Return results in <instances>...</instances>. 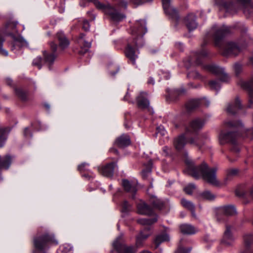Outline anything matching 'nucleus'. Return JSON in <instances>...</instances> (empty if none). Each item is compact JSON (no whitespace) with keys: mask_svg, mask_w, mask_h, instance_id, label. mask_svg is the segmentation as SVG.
I'll use <instances>...</instances> for the list:
<instances>
[{"mask_svg":"<svg viewBox=\"0 0 253 253\" xmlns=\"http://www.w3.org/2000/svg\"><path fill=\"white\" fill-rule=\"evenodd\" d=\"M84 34H81L80 35V36H79V39H78V42L79 43H82V42L84 40Z\"/></svg>","mask_w":253,"mask_h":253,"instance_id":"57","label":"nucleus"},{"mask_svg":"<svg viewBox=\"0 0 253 253\" xmlns=\"http://www.w3.org/2000/svg\"><path fill=\"white\" fill-rule=\"evenodd\" d=\"M162 3L165 13L176 21L178 20L179 16L177 11L171 5L170 0H162Z\"/></svg>","mask_w":253,"mask_h":253,"instance_id":"12","label":"nucleus"},{"mask_svg":"<svg viewBox=\"0 0 253 253\" xmlns=\"http://www.w3.org/2000/svg\"><path fill=\"white\" fill-rule=\"evenodd\" d=\"M200 104L199 99L191 100L186 103V107L188 111H191L198 107Z\"/></svg>","mask_w":253,"mask_h":253,"instance_id":"34","label":"nucleus"},{"mask_svg":"<svg viewBox=\"0 0 253 253\" xmlns=\"http://www.w3.org/2000/svg\"><path fill=\"white\" fill-rule=\"evenodd\" d=\"M90 2H93L97 8L102 10L106 15L109 16L110 19L114 22H119L126 17L124 14L121 13L110 4H103L97 0H81L80 4L82 7H85Z\"/></svg>","mask_w":253,"mask_h":253,"instance_id":"4","label":"nucleus"},{"mask_svg":"<svg viewBox=\"0 0 253 253\" xmlns=\"http://www.w3.org/2000/svg\"><path fill=\"white\" fill-rule=\"evenodd\" d=\"M238 170L237 169H231L228 171V176H233L237 174Z\"/></svg>","mask_w":253,"mask_h":253,"instance_id":"51","label":"nucleus"},{"mask_svg":"<svg viewBox=\"0 0 253 253\" xmlns=\"http://www.w3.org/2000/svg\"><path fill=\"white\" fill-rule=\"evenodd\" d=\"M57 38L59 41V47L62 49L67 48L69 45V41L62 32H58L56 34Z\"/></svg>","mask_w":253,"mask_h":253,"instance_id":"25","label":"nucleus"},{"mask_svg":"<svg viewBox=\"0 0 253 253\" xmlns=\"http://www.w3.org/2000/svg\"><path fill=\"white\" fill-rule=\"evenodd\" d=\"M189 75L191 76V77H193L194 78H197L198 79V78H200V75L196 71H194L191 72V73H190V74Z\"/></svg>","mask_w":253,"mask_h":253,"instance_id":"52","label":"nucleus"},{"mask_svg":"<svg viewBox=\"0 0 253 253\" xmlns=\"http://www.w3.org/2000/svg\"><path fill=\"white\" fill-rule=\"evenodd\" d=\"M239 151L240 149L238 147V146L236 145H234L231 149V155L229 157H228L229 160L231 162H234V161H235L236 160V159L233 158L232 157L234 155L237 156Z\"/></svg>","mask_w":253,"mask_h":253,"instance_id":"38","label":"nucleus"},{"mask_svg":"<svg viewBox=\"0 0 253 253\" xmlns=\"http://www.w3.org/2000/svg\"><path fill=\"white\" fill-rule=\"evenodd\" d=\"M241 86L248 91L250 106L253 105V77L248 81L241 82Z\"/></svg>","mask_w":253,"mask_h":253,"instance_id":"14","label":"nucleus"},{"mask_svg":"<svg viewBox=\"0 0 253 253\" xmlns=\"http://www.w3.org/2000/svg\"><path fill=\"white\" fill-rule=\"evenodd\" d=\"M137 211L139 214L151 215L153 213L152 209L145 202L140 201L137 205Z\"/></svg>","mask_w":253,"mask_h":253,"instance_id":"20","label":"nucleus"},{"mask_svg":"<svg viewBox=\"0 0 253 253\" xmlns=\"http://www.w3.org/2000/svg\"><path fill=\"white\" fill-rule=\"evenodd\" d=\"M152 165V162L151 161H149L148 167L146 169L142 170V176L144 179H146L151 174Z\"/></svg>","mask_w":253,"mask_h":253,"instance_id":"37","label":"nucleus"},{"mask_svg":"<svg viewBox=\"0 0 253 253\" xmlns=\"http://www.w3.org/2000/svg\"><path fill=\"white\" fill-rule=\"evenodd\" d=\"M12 157L10 155H6L2 158L0 156V170L2 169H7L10 167L12 162Z\"/></svg>","mask_w":253,"mask_h":253,"instance_id":"24","label":"nucleus"},{"mask_svg":"<svg viewBox=\"0 0 253 253\" xmlns=\"http://www.w3.org/2000/svg\"><path fill=\"white\" fill-rule=\"evenodd\" d=\"M81 45H83L84 47L89 48L91 46V42H86L85 40H83L82 43H80Z\"/></svg>","mask_w":253,"mask_h":253,"instance_id":"53","label":"nucleus"},{"mask_svg":"<svg viewBox=\"0 0 253 253\" xmlns=\"http://www.w3.org/2000/svg\"><path fill=\"white\" fill-rule=\"evenodd\" d=\"M184 23L189 31L196 28L197 24L196 22V16L193 13H190L184 18Z\"/></svg>","mask_w":253,"mask_h":253,"instance_id":"18","label":"nucleus"},{"mask_svg":"<svg viewBox=\"0 0 253 253\" xmlns=\"http://www.w3.org/2000/svg\"><path fill=\"white\" fill-rule=\"evenodd\" d=\"M181 203L184 208L189 210L191 211L193 216H195V207L192 203L184 199H182L181 201Z\"/></svg>","mask_w":253,"mask_h":253,"instance_id":"33","label":"nucleus"},{"mask_svg":"<svg viewBox=\"0 0 253 253\" xmlns=\"http://www.w3.org/2000/svg\"><path fill=\"white\" fill-rule=\"evenodd\" d=\"M57 244V242L54 239L53 235L48 233H45L34 239V244L36 250L33 251V253H36L37 251L45 253L44 251L48 248L49 245Z\"/></svg>","mask_w":253,"mask_h":253,"instance_id":"6","label":"nucleus"},{"mask_svg":"<svg viewBox=\"0 0 253 253\" xmlns=\"http://www.w3.org/2000/svg\"><path fill=\"white\" fill-rule=\"evenodd\" d=\"M238 135L234 132L222 131L219 136V142L221 145H223L228 142L234 144Z\"/></svg>","mask_w":253,"mask_h":253,"instance_id":"11","label":"nucleus"},{"mask_svg":"<svg viewBox=\"0 0 253 253\" xmlns=\"http://www.w3.org/2000/svg\"><path fill=\"white\" fill-rule=\"evenodd\" d=\"M249 248L245 246V248L240 250V253H253V252L250 251Z\"/></svg>","mask_w":253,"mask_h":253,"instance_id":"54","label":"nucleus"},{"mask_svg":"<svg viewBox=\"0 0 253 253\" xmlns=\"http://www.w3.org/2000/svg\"><path fill=\"white\" fill-rule=\"evenodd\" d=\"M88 166V164L84 163L78 166V169L80 171L87 170V169H86L85 167Z\"/></svg>","mask_w":253,"mask_h":253,"instance_id":"48","label":"nucleus"},{"mask_svg":"<svg viewBox=\"0 0 253 253\" xmlns=\"http://www.w3.org/2000/svg\"><path fill=\"white\" fill-rule=\"evenodd\" d=\"M179 228L181 232L184 234H194L198 231V230L195 227L188 224H182Z\"/></svg>","mask_w":253,"mask_h":253,"instance_id":"26","label":"nucleus"},{"mask_svg":"<svg viewBox=\"0 0 253 253\" xmlns=\"http://www.w3.org/2000/svg\"><path fill=\"white\" fill-rule=\"evenodd\" d=\"M130 144V139L128 135L126 134H123L118 137L115 142V145L120 148H124Z\"/></svg>","mask_w":253,"mask_h":253,"instance_id":"19","label":"nucleus"},{"mask_svg":"<svg viewBox=\"0 0 253 253\" xmlns=\"http://www.w3.org/2000/svg\"><path fill=\"white\" fill-rule=\"evenodd\" d=\"M169 235L166 233L158 235L154 240V243L156 244V248H158L162 243L169 241Z\"/></svg>","mask_w":253,"mask_h":253,"instance_id":"28","label":"nucleus"},{"mask_svg":"<svg viewBox=\"0 0 253 253\" xmlns=\"http://www.w3.org/2000/svg\"><path fill=\"white\" fill-rule=\"evenodd\" d=\"M123 186L125 191L131 194V197L132 199L134 198V195L137 191L136 186L134 184L131 183L127 180H123Z\"/></svg>","mask_w":253,"mask_h":253,"instance_id":"22","label":"nucleus"},{"mask_svg":"<svg viewBox=\"0 0 253 253\" xmlns=\"http://www.w3.org/2000/svg\"><path fill=\"white\" fill-rule=\"evenodd\" d=\"M50 46L52 53H48L46 51H43L44 62L48 66L49 69H50V66L53 64L56 57L55 52L57 48V44L53 42H50Z\"/></svg>","mask_w":253,"mask_h":253,"instance_id":"10","label":"nucleus"},{"mask_svg":"<svg viewBox=\"0 0 253 253\" xmlns=\"http://www.w3.org/2000/svg\"><path fill=\"white\" fill-rule=\"evenodd\" d=\"M208 55V52L205 50H202L201 52L196 54V63L200 65L202 63V59L207 57Z\"/></svg>","mask_w":253,"mask_h":253,"instance_id":"36","label":"nucleus"},{"mask_svg":"<svg viewBox=\"0 0 253 253\" xmlns=\"http://www.w3.org/2000/svg\"><path fill=\"white\" fill-rule=\"evenodd\" d=\"M189 144L198 147L199 149L201 148L202 146L204 145L203 143H201L200 142L199 139L197 138H190L188 139V141H187Z\"/></svg>","mask_w":253,"mask_h":253,"instance_id":"39","label":"nucleus"},{"mask_svg":"<svg viewBox=\"0 0 253 253\" xmlns=\"http://www.w3.org/2000/svg\"><path fill=\"white\" fill-rule=\"evenodd\" d=\"M236 194L237 196H238L239 197H243L245 196V193L244 192H242V193H240L239 190H236Z\"/></svg>","mask_w":253,"mask_h":253,"instance_id":"58","label":"nucleus"},{"mask_svg":"<svg viewBox=\"0 0 253 253\" xmlns=\"http://www.w3.org/2000/svg\"><path fill=\"white\" fill-rule=\"evenodd\" d=\"M116 164L111 163L98 168V170L102 175L106 177H111L113 175Z\"/></svg>","mask_w":253,"mask_h":253,"instance_id":"17","label":"nucleus"},{"mask_svg":"<svg viewBox=\"0 0 253 253\" xmlns=\"http://www.w3.org/2000/svg\"><path fill=\"white\" fill-rule=\"evenodd\" d=\"M222 212L226 215L231 216L236 213L235 207L233 206H226L222 207Z\"/></svg>","mask_w":253,"mask_h":253,"instance_id":"30","label":"nucleus"},{"mask_svg":"<svg viewBox=\"0 0 253 253\" xmlns=\"http://www.w3.org/2000/svg\"><path fill=\"white\" fill-rule=\"evenodd\" d=\"M187 134L185 132L184 134H181L174 139V145L177 150H180L184 147L187 142L186 138Z\"/></svg>","mask_w":253,"mask_h":253,"instance_id":"23","label":"nucleus"},{"mask_svg":"<svg viewBox=\"0 0 253 253\" xmlns=\"http://www.w3.org/2000/svg\"><path fill=\"white\" fill-rule=\"evenodd\" d=\"M3 42V39L0 37V53L6 56L8 55V52L6 50L3 49L2 48Z\"/></svg>","mask_w":253,"mask_h":253,"instance_id":"47","label":"nucleus"},{"mask_svg":"<svg viewBox=\"0 0 253 253\" xmlns=\"http://www.w3.org/2000/svg\"><path fill=\"white\" fill-rule=\"evenodd\" d=\"M110 151L111 152H113V153H114L115 154H117L118 153V150L117 149H115V148H111L110 149Z\"/></svg>","mask_w":253,"mask_h":253,"instance_id":"62","label":"nucleus"},{"mask_svg":"<svg viewBox=\"0 0 253 253\" xmlns=\"http://www.w3.org/2000/svg\"><path fill=\"white\" fill-rule=\"evenodd\" d=\"M244 243L246 247H250L253 243V235L251 234L247 233L243 236Z\"/></svg>","mask_w":253,"mask_h":253,"instance_id":"35","label":"nucleus"},{"mask_svg":"<svg viewBox=\"0 0 253 253\" xmlns=\"http://www.w3.org/2000/svg\"><path fill=\"white\" fill-rule=\"evenodd\" d=\"M199 199L202 200H213L215 199V196L210 191H205L199 194Z\"/></svg>","mask_w":253,"mask_h":253,"instance_id":"29","label":"nucleus"},{"mask_svg":"<svg viewBox=\"0 0 253 253\" xmlns=\"http://www.w3.org/2000/svg\"><path fill=\"white\" fill-rule=\"evenodd\" d=\"M169 149L168 147L165 146L163 148V151L166 153V155H167L169 154Z\"/></svg>","mask_w":253,"mask_h":253,"instance_id":"60","label":"nucleus"},{"mask_svg":"<svg viewBox=\"0 0 253 253\" xmlns=\"http://www.w3.org/2000/svg\"><path fill=\"white\" fill-rule=\"evenodd\" d=\"M146 32V22L143 20L137 21L134 26L132 28L131 35L133 41L128 42L125 54L133 65L135 64V59L137 58V55L133 45L136 47H140L143 45L142 37Z\"/></svg>","mask_w":253,"mask_h":253,"instance_id":"2","label":"nucleus"},{"mask_svg":"<svg viewBox=\"0 0 253 253\" xmlns=\"http://www.w3.org/2000/svg\"><path fill=\"white\" fill-rule=\"evenodd\" d=\"M235 72L237 75H239L242 70V65L239 63L235 64L234 66Z\"/></svg>","mask_w":253,"mask_h":253,"instance_id":"45","label":"nucleus"},{"mask_svg":"<svg viewBox=\"0 0 253 253\" xmlns=\"http://www.w3.org/2000/svg\"><path fill=\"white\" fill-rule=\"evenodd\" d=\"M189 173L193 177L197 179L200 176L209 183L216 186H222L226 184V178L223 181H218L216 178V169L215 168L209 169L207 165L203 163L198 167L194 166L191 163L189 164Z\"/></svg>","mask_w":253,"mask_h":253,"instance_id":"3","label":"nucleus"},{"mask_svg":"<svg viewBox=\"0 0 253 253\" xmlns=\"http://www.w3.org/2000/svg\"><path fill=\"white\" fill-rule=\"evenodd\" d=\"M157 131L158 133H160L163 135L165 134L166 132V130L163 128H161V127L157 128Z\"/></svg>","mask_w":253,"mask_h":253,"instance_id":"56","label":"nucleus"},{"mask_svg":"<svg viewBox=\"0 0 253 253\" xmlns=\"http://www.w3.org/2000/svg\"><path fill=\"white\" fill-rule=\"evenodd\" d=\"M249 62L251 64L253 65V53L252 56L249 58Z\"/></svg>","mask_w":253,"mask_h":253,"instance_id":"63","label":"nucleus"},{"mask_svg":"<svg viewBox=\"0 0 253 253\" xmlns=\"http://www.w3.org/2000/svg\"><path fill=\"white\" fill-rule=\"evenodd\" d=\"M113 246L118 253H136L137 252V248L134 246H127L124 243L122 235L117 237Z\"/></svg>","mask_w":253,"mask_h":253,"instance_id":"8","label":"nucleus"},{"mask_svg":"<svg viewBox=\"0 0 253 253\" xmlns=\"http://www.w3.org/2000/svg\"><path fill=\"white\" fill-rule=\"evenodd\" d=\"M195 189V186L193 184H189L184 188V191L186 194L191 195Z\"/></svg>","mask_w":253,"mask_h":253,"instance_id":"43","label":"nucleus"},{"mask_svg":"<svg viewBox=\"0 0 253 253\" xmlns=\"http://www.w3.org/2000/svg\"><path fill=\"white\" fill-rule=\"evenodd\" d=\"M176 93L180 94L182 93H184L185 92V90L184 89L179 90V89H176L175 90Z\"/></svg>","mask_w":253,"mask_h":253,"instance_id":"61","label":"nucleus"},{"mask_svg":"<svg viewBox=\"0 0 253 253\" xmlns=\"http://www.w3.org/2000/svg\"><path fill=\"white\" fill-rule=\"evenodd\" d=\"M191 250V248L185 249L183 247H179L176 251V253H189Z\"/></svg>","mask_w":253,"mask_h":253,"instance_id":"44","label":"nucleus"},{"mask_svg":"<svg viewBox=\"0 0 253 253\" xmlns=\"http://www.w3.org/2000/svg\"><path fill=\"white\" fill-rule=\"evenodd\" d=\"M232 226L229 225L226 226L221 243L226 246H232L235 242V238L232 232Z\"/></svg>","mask_w":253,"mask_h":253,"instance_id":"9","label":"nucleus"},{"mask_svg":"<svg viewBox=\"0 0 253 253\" xmlns=\"http://www.w3.org/2000/svg\"><path fill=\"white\" fill-rule=\"evenodd\" d=\"M44 63L43 59H42L41 57H40L36 58L33 62V64L34 66H37L39 69L41 68L42 65Z\"/></svg>","mask_w":253,"mask_h":253,"instance_id":"42","label":"nucleus"},{"mask_svg":"<svg viewBox=\"0 0 253 253\" xmlns=\"http://www.w3.org/2000/svg\"><path fill=\"white\" fill-rule=\"evenodd\" d=\"M214 29H215V30L213 39L215 45L222 48L223 55L226 56H236L246 46L245 42H238L235 43L233 42H226L223 43L221 47V41L225 36L230 33V28L228 27L223 26L218 28L214 27Z\"/></svg>","mask_w":253,"mask_h":253,"instance_id":"1","label":"nucleus"},{"mask_svg":"<svg viewBox=\"0 0 253 253\" xmlns=\"http://www.w3.org/2000/svg\"><path fill=\"white\" fill-rule=\"evenodd\" d=\"M14 91L15 94L22 101L27 100V92L24 91L20 87H15Z\"/></svg>","mask_w":253,"mask_h":253,"instance_id":"31","label":"nucleus"},{"mask_svg":"<svg viewBox=\"0 0 253 253\" xmlns=\"http://www.w3.org/2000/svg\"><path fill=\"white\" fill-rule=\"evenodd\" d=\"M226 12L234 15L240 8L243 9L244 13L247 17H250L253 12V4L251 0H236L234 3L225 4Z\"/></svg>","mask_w":253,"mask_h":253,"instance_id":"5","label":"nucleus"},{"mask_svg":"<svg viewBox=\"0 0 253 253\" xmlns=\"http://www.w3.org/2000/svg\"><path fill=\"white\" fill-rule=\"evenodd\" d=\"M64 253H73L72 248L69 245H65L62 250Z\"/></svg>","mask_w":253,"mask_h":253,"instance_id":"46","label":"nucleus"},{"mask_svg":"<svg viewBox=\"0 0 253 253\" xmlns=\"http://www.w3.org/2000/svg\"><path fill=\"white\" fill-rule=\"evenodd\" d=\"M147 94L145 92H141L137 97L136 100L139 108L141 109L147 108L149 105V102L146 98Z\"/></svg>","mask_w":253,"mask_h":253,"instance_id":"21","label":"nucleus"},{"mask_svg":"<svg viewBox=\"0 0 253 253\" xmlns=\"http://www.w3.org/2000/svg\"><path fill=\"white\" fill-rule=\"evenodd\" d=\"M204 125V122L200 119L194 120L190 123V126L186 128V132L194 133L201 129Z\"/></svg>","mask_w":253,"mask_h":253,"instance_id":"16","label":"nucleus"},{"mask_svg":"<svg viewBox=\"0 0 253 253\" xmlns=\"http://www.w3.org/2000/svg\"><path fill=\"white\" fill-rule=\"evenodd\" d=\"M241 109L242 105L241 101L238 97H236L233 102H231L227 105L226 111L230 114L234 115Z\"/></svg>","mask_w":253,"mask_h":253,"instance_id":"15","label":"nucleus"},{"mask_svg":"<svg viewBox=\"0 0 253 253\" xmlns=\"http://www.w3.org/2000/svg\"><path fill=\"white\" fill-rule=\"evenodd\" d=\"M157 218L156 217L153 218H141L138 220V222L143 225H147L143 230H142L139 235L136 237V245L137 247L142 246L143 242L151 234L150 230V225L156 222Z\"/></svg>","mask_w":253,"mask_h":253,"instance_id":"7","label":"nucleus"},{"mask_svg":"<svg viewBox=\"0 0 253 253\" xmlns=\"http://www.w3.org/2000/svg\"><path fill=\"white\" fill-rule=\"evenodd\" d=\"M152 204L154 207L159 209H161L164 206V203L156 198L152 199Z\"/></svg>","mask_w":253,"mask_h":253,"instance_id":"41","label":"nucleus"},{"mask_svg":"<svg viewBox=\"0 0 253 253\" xmlns=\"http://www.w3.org/2000/svg\"><path fill=\"white\" fill-rule=\"evenodd\" d=\"M205 68L213 73L219 75V80L221 82H225L229 80V77L224 72V69L219 67L208 65L205 66Z\"/></svg>","mask_w":253,"mask_h":253,"instance_id":"13","label":"nucleus"},{"mask_svg":"<svg viewBox=\"0 0 253 253\" xmlns=\"http://www.w3.org/2000/svg\"><path fill=\"white\" fill-rule=\"evenodd\" d=\"M83 28L85 30V31H88L89 29V23L86 20H85L83 22Z\"/></svg>","mask_w":253,"mask_h":253,"instance_id":"50","label":"nucleus"},{"mask_svg":"<svg viewBox=\"0 0 253 253\" xmlns=\"http://www.w3.org/2000/svg\"><path fill=\"white\" fill-rule=\"evenodd\" d=\"M209 84L210 85V88L211 89H214L215 90H218L219 89L220 87V85L219 84V80H212L211 81Z\"/></svg>","mask_w":253,"mask_h":253,"instance_id":"40","label":"nucleus"},{"mask_svg":"<svg viewBox=\"0 0 253 253\" xmlns=\"http://www.w3.org/2000/svg\"><path fill=\"white\" fill-rule=\"evenodd\" d=\"M10 131V129L9 127H4L0 129V148L3 146Z\"/></svg>","mask_w":253,"mask_h":253,"instance_id":"27","label":"nucleus"},{"mask_svg":"<svg viewBox=\"0 0 253 253\" xmlns=\"http://www.w3.org/2000/svg\"><path fill=\"white\" fill-rule=\"evenodd\" d=\"M200 104H204L207 107H208L210 105V102L208 100H206L205 98L202 100H200Z\"/></svg>","mask_w":253,"mask_h":253,"instance_id":"55","label":"nucleus"},{"mask_svg":"<svg viewBox=\"0 0 253 253\" xmlns=\"http://www.w3.org/2000/svg\"><path fill=\"white\" fill-rule=\"evenodd\" d=\"M224 125L226 128L241 129L243 126V124L240 122L235 123L233 121H228L225 122Z\"/></svg>","mask_w":253,"mask_h":253,"instance_id":"32","label":"nucleus"},{"mask_svg":"<svg viewBox=\"0 0 253 253\" xmlns=\"http://www.w3.org/2000/svg\"><path fill=\"white\" fill-rule=\"evenodd\" d=\"M6 83L8 85H12V81L10 79L7 78L6 80Z\"/></svg>","mask_w":253,"mask_h":253,"instance_id":"59","label":"nucleus"},{"mask_svg":"<svg viewBox=\"0 0 253 253\" xmlns=\"http://www.w3.org/2000/svg\"><path fill=\"white\" fill-rule=\"evenodd\" d=\"M250 195L253 199V187L250 190Z\"/></svg>","mask_w":253,"mask_h":253,"instance_id":"64","label":"nucleus"},{"mask_svg":"<svg viewBox=\"0 0 253 253\" xmlns=\"http://www.w3.org/2000/svg\"><path fill=\"white\" fill-rule=\"evenodd\" d=\"M123 209L124 211H126L129 210L130 205L127 202L125 201L123 204Z\"/></svg>","mask_w":253,"mask_h":253,"instance_id":"49","label":"nucleus"}]
</instances>
